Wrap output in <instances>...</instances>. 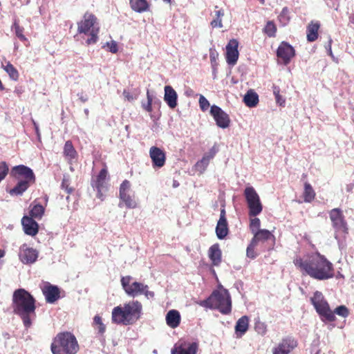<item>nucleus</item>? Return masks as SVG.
Masks as SVG:
<instances>
[{"label": "nucleus", "instance_id": "21", "mask_svg": "<svg viewBox=\"0 0 354 354\" xmlns=\"http://www.w3.org/2000/svg\"><path fill=\"white\" fill-rule=\"evenodd\" d=\"M21 223L26 234L33 236L38 233L39 225L31 217L24 216L21 219Z\"/></svg>", "mask_w": 354, "mask_h": 354}, {"label": "nucleus", "instance_id": "8", "mask_svg": "<svg viewBox=\"0 0 354 354\" xmlns=\"http://www.w3.org/2000/svg\"><path fill=\"white\" fill-rule=\"evenodd\" d=\"M131 276H125L121 278V285L127 295L130 297H136L138 295H144L147 298H153L154 292L149 290V286L140 282H131Z\"/></svg>", "mask_w": 354, "mask_h": 354}, {"label": "nucleus", "instance_id": "18", "mask_svg": "<svg viewBox=\"0 0 354 354\" xmlns=\"http://www.w3.org/2000/svg\"><path fill=\"white\" fill-rule=\"evenodd\" d=\"M149 156L153 168H161L165 165L166 154L160 148L151 147L149 149Z\"/></svg>", "mask_w": 354, "mask_h": 354}, {"label": "nucleus", "instance_id": "43", "mask_svg": "<svg viewBox=\"0 0 354 354\" xmlns=\"http://www.w3.org/2000/svg\"><path fill=\"white\" fill-rule=\"evenodd\" d=\"M334 315L337 314V315L342 317H347L349 315V310L348 308L344 305L337 306L333 311Z\"/></svg>", "mask_w": 354, "mask_h": 354}, {"label": "nucleus", "instance_id": "34", "mask_svg": "<svg viewBox=\"0 0 354 354\" xmlns=\"http://www.w3.org/2000/svg\"><path fill=\"white\" fill-rule=\"evenodd\" d=\"M216 151L214 148L211 149L207 154H205L201 160L197 162L196 167L202 170H205L210 160L216 155Z\"/></svg>", "mask_w": 354, "mask_h": 354}, {"label": "nucleus", "instance_id": "31", "mask_svg": "<svg viewBox=\"0 0 354 354\" xmlns=\"http://www.w3.org/2000/svg\"><path fill=\"white\" fill-rule=\"evenodd\" d=\"M63 153L66 159L68 161H71L77 156V153L71 140H67L65 142Z\"/></svg>", "mask_w": 354, "mask_h": 354}, {"label": "nucleus", "instance_id": "16", "mask_svg": "<svg viewBox=\"0 0 354 354\" xmlns=\"http://www.w3.org/2000/svg\"><path fill=\"white\" fill-rule=\"evenodd\" d=\"M210 113L213 116L218 127L225 129L229 127L230 120L229 115L224 112L219 106L212 105Z\"/></svg>", "mask_w": 354, "mask_h": 354}, {"label": "nucleus", "instance_id": "30", "mask_svg": "<svg viewBox=\"0 0 354 354\" xmlns=\"http://www.w3.org/2000/svg\"><path fill=\"white\" fill-rule=\"evenodd\" d=\"M30 216L32 218H36L38 220H40L45 211V208L43 205L39 203H36V201H35L32 203L30 205Z\"/></svg>", "mask_w": 354, "mask_h": 354}, {"label": "nucleus", "instance_id": "28", "mask_svg": "<svg viewBox=\"0 0 354 354\" xmlns=\"http://www.w3.org/2000/svg\"><path fill=\"white\" fill-rule=\"evenodd\" d=\"M167 324L172 328H175L178 327L180 323V315L178 310H171L166 315Z\"/></svg>", "mask_w": 354, "mask_h": 354}, {"label": "nucleus", "instance_id": "12", "mask_svg": "<svg viewBox=\"0 0 354 354\" xmlns=\"http://www.w3.org/2000/svg\"><path fill=\"white\" fill-rule=\"evenodd\" d=\"M131 183L128 180L122 181L120 186V199L125 204L127 208L134 209L137 207V203L134 196L130 194Z\"/></svg>", "mask_w": 354, "mask_h": 354}, {"label": "nucleus", "instance_id": "22", "mask_svg": "<svg viewBox=\"0 0 354 354\" xmlns=\"http://www.w3.org/2000/svg\"><path fill=\"white\" fill-rule=\"evenodd\" d=\"M108 171L106 167L102 169L96 176V178L93 180L92 186L97 191V196L101 198L102 196V189L104 187L105 181L107 177Z\"/></svg>", "mask_w": 354, "mask_h": 354}, {"label": "nucleus", "instance_id": "37", "mask_svg": "<svg viewBox=\"0 0 354 354\" xmlns=\"http://www.w3.org/2000/svg\"><path fill=\"white\" fill-rule=\"evenodd\" d=\"M12 30L15 32V35L21 41H27V38L24 35V27L19 25L18 20H15L12 28Z\"/></svg>", "mask_w": 354, "mask_h": 354}, {"label": "nucleus", "instance_id": "17", "mask_svg": "<svg viewBox=\"0 0 354 354\" xmlns=\"http://www.w3.org/2000/svg\"><path fill=\"white\" fill-rule=\"evenodd\" d=\"M19 258L23 263L31 264L37 259L38 252L32 248H29L26 244H23L19 249Z\"/></svg>", "mask_w": 354, "mask_h": 354}, {"label": "nucleus", "instance_id": "40", "mask_svg": "<svg viewBox=\"0 0 354 354\" xmlns=\"http://www.w3.org/2000/svg\"><path fill=\"white\" fill-rule=\"evenodd\" d=\"M93 324L97 326L98 333L103 335L106 331V326L103 324L102 317L100 315H95L93 318Z\"/></svg>", "mask_w": 354, "mask_h": 354}, {"label": "nucleus", "instance_id": "6", "mask_svg": "<svg viewBox=\"0 0 354 354\" xmlns=\"http://www.w3.org/2000/svg\"><path fill=\"white\" fill-rule=\"evenodd\" d=\"M200 304L203 307L216 309L223 315H229L232 311L231 297L228 290L224 288L213 291L211 295Z\"/></svg>", "mask_w": 354, "mask_h": 354}, {"label": "nucleus", "instance_id": "36", "mask_svg": "<svg viewBox=\"0 0 354 354\" xmlns=\"http://www.w3.org/2000/svg\"><path fill=\"white\" fill-rule=\"evenodd\" d=\"M2 68L6 71L11 80L14 81L18 80L19 77V72L10 62H7L6 65L2 64Z\"/></svg>", "mask_w": 354, "mask_h": 354}, {"label": "nucleus", "instance_id": "44", "mask_svg": "<svg viewBox=\"0 0 354 354\" xmlns=\"http://www.w3.org/2000/svg\"><path fill=\"white\" fill-rule=\"evenodd\" d=\"M254 330L258 334L263 335L267 332V326L265 323L257 321L254 324Z\"/></svg>", "mask_w": 354, "mask_h": 354}, {"label": "nucleus", "instance_id": "15", "mask_svg": "<svg viewBox=\"0 0 354 354\" xmlns=\"http://www.w3.org/2000/svg\"><path fill=\"white\" fill-rule=\"evenodd\" d=\"M198 344L195 342L178 341L171 351V354H196Z\"/></svg>", "mask_w": 354, "mask_h": 354}, {"label": "nucleus", "instance_id": "49", "mask_svg": "<svg viewBox=\"0 0 354 354\" xmlns=\"http://www.w3.org/2000/svg\"><path fill=\"white\" fill-rule=\"evenodd\" d=\"M147 103H143L142 104V107L143 109L147 111V112H151L152 111V101H153V97L152 96L149 94V92L147 91Z\"/></svg>", "mask_w": 354, "mask_h": 354}, {"label": "nucleus", "instance_id": "56", "mask_svg": "<svg viewBox=\"0 0 354 354\" xmlns=\"http://www.w3.org/2000/svg\"><path fill=\"white\" fill-rule=\"evenodd\" d=\"M349 21L352 24H354V13H352L350 16H349Z\"/></svg>", "mask_w": 354, "mask_h": 354}, {"label": "nucleus", "instance_id": "60", "mask_svg": "<svg viewBox=\"0 0 354 354\" xmlns=\"http://www.w3.org/2000/svg\"><path fill=\"white\" fill-rule=\"evenodd\" d=\"M165 2L170 3L171 2V0H164Z\"/></svg>", "mask_w": 354, "mask_h": 354}, {"label": "nucleus", "instance_id": "46", "mask_svg": "<svg viewBox=\"0 0 354 354\" xmlns=\"http://www.w3.org/2000/svg\"><path fill=\"white\" fill-rule=\"evenodd\" d=\"M279 19L280 22L283 23L284 25L288 23L290 21V17L288 16V9L285 7L282 9L280 15H279Z\"/></svg>", "mask_w": 354, "mask_h": 354}, {"label": "nucleus", "instance_id": "25", "mask_svg": "<svg viewBox=\"0 0 354 354\" xmlns=\"http://www.w3.org/2000/svg\"><path fill=\"white\" fill-rule=\"evenodd\" d=\"M177 93L171 86L165 87L164 100L171 109H174L177 106Z\"/></svg>", "mask_w": 354, "mask_h": 354}, {"label": "nucleus", "instance_id": "53", "mask_svg": "<svg viewBox=\"0 0 354 354\" xmlns=\"http://www.w3.org/2000/svg\"><path fill=\"white\" fill-rule=\"evenodd\" d=\"M79 99L82 102H86L88 100V97L86 95H84L83 93L78 94Z\"/></svg>", "mask_w": 354, "mask_h": 354}, {"label": "nucleus", "instance_id": "24", "mask_svg": "<svg viewBox=\"0 0 354 354\" xmlns=\"http://www.w3.org/2000/svg\"><path fill=\"white\" fill-rule=\"evenodd\" d=\"M249 317L246 315L239 318L235 325V334L236 337H241L249 328Z\"/></svg>", "mask_w": 354, "mask_h": 354}, {"label": "nucleus", "instance_id": "5", "mask_svg": "<svg viewBox=\"0 0 354 354\" xmlns=\"http://www.w3.org/2000/svg\"><path fill=\"white\" fill-rule=\"evenodd\" d=\"M53 354H76L79 344L75 336L71 332L58 333L50 345Z\"/></svg>", "mask_w": 354, "mask_h": 354}, {"label": "nucleus", "instance_id": "61", "mask_svg": "<svg viewBox=\"0 0 354 354\" xmlns=\"http://www.w3.org/2000/svg\"><path fill=\"white\" fill-rule=\"evenodd\" d=\"M261 3H264V0H261Z\"/></svg>", "mask_w": 354, "mask_h": 354}, {"label": "nucleus", "instance_id": "27", "mask_svg": "<svg viewBox=\"0 0 354 354\" xmlns=\"http://www.w3.org/2000/svg\"><path fill=\"white\" fill-rule=\"evenodd\" d=\"M221 250L218 243L212 245L208 251V256L214 266H218L221 262Z\"/></svg>", "mask_w": 354, "mask_h": 354}, {"label": "nucleus", "instance_id": "42", "mask_svg": "<svg viewBox=\"0 0 354 354\" xmlns=\"http://www.w3.org/2000/svg\"><path fill=\"white\" fill-rule=\"evenodd\" d=\"M61 187L68 194H72L74 191V189L70 186V180L68 176H66L63 177Z\"/></svg>", "mask_w": 354, "mask_h": 354}, {"label": "nucleus", "instance_id": "26", "mask_svg": "<svg viewBox=\"0 0 354 354\" xmlns=\"http://www.w3.org/2000/svg\"><path fill=\"white\" fill-rule=\"evenodd\" d=\"M319 28L320 23L319 21H310L306 28V37L308 41L313 42L317 39Z\"/></svg>", "mask_w": 354, "mask_h": 354}, {"label": "nucleus", "instance_id": "23", "mask_svg": "<svg viewBox=\"0 0 354 354\" xmlns=\"http://www.w3.org/2000/svg\"><path fill=\"white\" fill-rule=\"evenodd\" d=\"M253 234L254 236L251 241L257 245L259 243H264L270 239H272L273 242L275 240L274 236L268 230H260L253 233Z\"/></svg>", "mask_w": 354, "mask_h": 354}, {"label": "nucleus", "instance_id": "39", "mask_svg": "<svg viewBox=\"0 0 354 354\" xmlns=\"http://www.w3.org/2000/svg\"><path fill=\"white\" fill-rule=\"evenodd\" d=\"M263 32L269 37H274L277 32V26L272 21H268L266 23Z\"/></svg>", "mask_w": 354, "mask_h": 354}, {"label": "nucleus", "instance_id": "3", "mask_svg": "<svg viewBox=\"0 0 354 354\" xmlns=\"http://www.w3.org/2000/svg\"><path fill=\"white\" fill-rule=\"evenodd\" d=\"M142 310V305L137 300L115 306L111 313L112 323L124 326L133 325L141 317Z\"/></svg>", "mask_w": 354, "mask_h": 354}, {"label": "nucleus", "instance_id": "7", "mask_svg": "<svg viewBox=\"0 0 354 354\" xmlns=\"http://www.w3.org/2000/svg\"><path fill=\"white\" fill-rule=\"evenodd\" d=\"M97 20V17L93 14L86 12L83 19L77 24L78 32L89 36L86 41L88 45L95 44L98 40L100 28Z\"/></svg>", "mask_w": 354, "mask_h": 354}, {"label": "nucleus", "instance_id": "20", "mask_svg": "<svg viewBox=\"0 0 354 354\" xmlns=\"http://www.w3.org/2000/svg\"><path fill=\"white\" fill-rule=\"evenodd\" d=\"M239 58L238 41L231 39L226 46V60L229 64H235Z\"/></svg>", "mask_w": 354, "mask_h": 354}, {"label": "nucleus", "instance_id": "55", "mask_svg": "<svg viewBox=\"0 0 354 354\" xmlns=\"http://www.w3.org/2000/svg\"><path fill=\"white\" fill-rule=\"evenodd\" d=\"M210 60L213 66L216 65V58L214 55H210Z\"/></svg>", "mask_w": 354, "mask_h": 354}, {"label": "nucleus", "instance_id": "11", "mask_svg": "<svg viewBox=\"0 0 354 354\" xmlns=\"http://www.w3.org/2000/svg\"><path fill=\"white\" fill-rule=\"evenodd\" d=\"M328 214L332 226L335 230L338 232L348 234V225L342 210L337 207L332 209Z\"/></svg>", "mask_w": 354, "mask_h": 354}, {"label": "nucleus", "instance_id": "50", "mask_svg": "<svg viewBox=\"0 0 354 354\" xmlns=\"http://www.w3.org/2000/svg\"><path fill=\"white\" fill-rule=\"evenodd\" d=\"M199 105L203 111H207L210 106L209 101L202 95L199 97Z\"/></svg>", "mask_w": 354, "mask_h": 354}, {"label": "nucleus", "instance_id": "13", "mask_svg": "<svg viewBox=\"0 0 354 354\" xmlns=\"http://www.w3.org/2000/svg\"><path fill=\"white\" fill-rule=\"evenodd\" d=\"M298 342L293 337L288 336L272 348V354H290L297 346Z\"/></svg>", "mask_w": 354, "mask_h": 354}, {"label": "nucleus", "instance_id": "35", "mask_svg": "<svg viewBox=\"0 0 354 354\" xmlns=\"http://www.w3.org/2000/svg\"><path fill=\"white\" fill-rule=\"evenodd\" d=\"M244 102L248 106L254 107L259 102V96L255 92L250 91L244 97Z\"/></svg>", "mask_w": 354, "mask_h": 354}, {"label": "nucleus", "instance_id": "52", "mask_svg": "<svg viewBox=\"0 0 354 354\" xmlns=\"http://www.w3.org/2000/svg\"><path fill=\"white\" fill-rule=\"evenodd\" d=\"M123 95L129 102L134 100L133 96L129 92H128L127 91H123Z\"/></svg>", "mask_w": 354, "mask_h": 354}, {"label": "nucleus", "instance_id": "1", "mask_svg": "<svg viewBox=\"0 0 354 354\" xmlns=\"http://www.w3.org/2000/svg\"><path fill=\"white\" fill-rule=\"evenodd\" d=\"M293 263L303 274L308 275L317 280H327L335 276L333 264L319 252L308 255L305 259L297 257Z\"/></svg>", "mask_w": 354, "mask_h": 354}, {"label": "nucleus", "instance_id": "33", "mask_svg": "<svg viewBox=\"0 0 354 354\" xmlns=\"http://www.w3.org/2000/svg\"><path fill=\"white\" fill-rule=\"evenodd\" d=\"M316 194L313 187L308 182L304 185L303 198L305 203H311L314 201Z\"/></svg>", "mask_w": 354, "mask_h": 354}, {"label": "nucleus", "instance_id": "57", "mask_svg": "<svg viewBox=\"0 0 354 354\" xmlns=\"http://www.w3.org/2000/svg\"><path fill=\"white\" fill-rule=\"evenodd\" d=\"M33 124H34V126H35V131L37 133V135H39V127H38V126H37V124H36L35 122H33Z\"/></svg>", "mask_w": 354, "mask_h": 354}, {"label": "nucleus", "instance_id": "58", "mask_svg": "<svg viewBox=\"0 0 354 354\" xmlns=\"http://www.w3.org/2000/svg\"><path fill=\"white\" fill-rule=\"evenodd\" d=\"M329 53H330V55H332L331 40L330 41V44H329Z\"/></svg>", "mask_w": 354, "mask_h": 354}, {"label": "nucleus", "instance_id": "2", "mask_svg": "<svg viewBox=\"0 0 354 354\" xmlns=\"http://www.w3.org/2000/svg\"><path fill=\"white\" fill-rule=\"evenodd\" d=\"M35 299L27 290L17 289L12 295V307L13 313L19 316L26 328L30 326L31 316L35 314Z\"/></svg>", "mask_w": 354, "mask_h": 354}, {"label": "nucleus", "instance_id": "29", "mask_svg": "<svg viewBox=\"0 0 354 354\" xmlns=\"http://www.w3.org/2000/svg\"><path fill=\"white\" fill-rule=\"evenodd\" d=\"M131 8L136 12L142 13L149 10V4L147 0H129Z\"/></svg>", "mask_w": 354, "mask_h": 354}, {"label": "nucleus", "instance_id": "48", "mask_svg": "<svg viewBox=\"0 0 354 354\" xmlns=\"http://www.w3.org/2000/svg\"><path fill=\"white\" fill-rule=\"evenodd\" d=\"M261 221L258 218H254L250 220V229L252 233L260 230Z\"/></svg>", "mask_w": 354, "mask_h": 354}, {"label": "nucleus", "instance_id": "47", "mask_svg": "<svg viewBox=\"0 0 354 354\" xmlns=\"http://www.w3.org/2000/svg\"><path fill=\"white\" fill-rule=\"evenodd\" d=\"M9 171L8 165L5 161L0 162V183L7 176Z\"/></svg>", "mask_w": 354, "mask_h": 354}, {"label": "nucleus", "instance_id": "9", "mask_svg": "<svg viewBox=\"0 0 354 354\" xmlns=\"http://www.w3.org/2000/svg\"><path fill=\"white\" fill-rule=\"evenodd\" d=\"M310 301L322 321L330 322L335 321V315H334V313H333L328 301L324 299L321 292L315 291L313 296L310 298Z\"/></svg>", "mask_w": 354, "mask_h": 354}, {"label": "nucleus", "instance_id": "32", "mask_svg": "<svg viewBox=\"0 0 354 354\" xmlns=\"http://www.w3.org/2000/svg\"><path fill=\"white\" fill-rule=\"evenodd\" d=\"M229 232L227 221H218L216 227V234L219 239H223Z\"/></svg>", "mask_w": 354, "mask_h": 354}, {"label": "nucleus", "instance_id": "10", "mask_svg": "<svg viewBox=\"0 0 354 354\" xmlns=\"http://www.w3.org/2000/svg\"><path fill=\"white\" fill-rule=\"evenodd\" d=\"M244 196L249 209L250 217L259 215L263 210L260 197L253 187H247L244 190Z\"/></svg>", "mask_w": 354, "mask_h": 354}, {"label": "nucleus", "instance_id": "14", "mask_svg": "<svg viewBox=\"0 0 354 354\" xmlns=\"http://www.w3.org/2000/svg\"><path fill=\"white\" fill-rule=\"evenodd\" d=\"M277 56L283 64L288 65L295 56V50L288 42L282 41L277 50Z\"/></svg>", "mask_w": 354, "mask_h": 354}, {"label": "nucleus", "instance_id": "54", "mask_svg": "<svg viewBox=\"0 0 354 354\" xmlns=\"http://www.w3.org/2000/svg\"><path fill=\"white\" fill-rule=\"evenodd\" d=\"M221 220L227 221V218L225 217V211L224 209H221V211L220 218H219L218 221H221Z\"/></svg>", "mask_w": 354, "mask_h": 354}, {"label": "nucleus", "instance_id": "41", "mask_svg": "<svg viewBox=\"0 0 354 354\" xmlns=\"http://www.w3.org/2000/svg\"><path fill=\"white\" fill-rule=\"evenodd\" d=\"M272 89H273V93H274V95L275 97V100H276L277 104H278L279 106H283L285 105L286 100L282 97V95H280V88H279V87L277 86L274 85L272 86Z\"/></svg>", "mask_w": 354, "mask_h": 354}, {"label": "nucleus", "instance_id": "38", "mask_svg": "<svg viewBox=\"0 0 354 354\" xmlns=\"http://www.w3.org/2000/svg\"><path fill=\"white\" fill-rule=\"evenodd\" d=\"M215 15L214 19L211 21V26L212 28H222V17L224 15L223 10H215Z\"/></svg>", "mask_w": 354, "mask_h": 354}, {"label": "nucleus", "instance_id": "4", "mask_svg": "<svg viewBox=\"0 0 354 354\" xmlns=\"http://www.w3.org/2000/svg\"><path fill=\"white\" fill-rule=\"evenodd\" d=\"M10 176L18 180L13 188L7 191L12 196H21L36 181L32 170L23 165L13 167Z\"/></svg>", "mask_w": 354, "mask_h": 354}, {"label": "nucleus", "instance_id": "45", "mask_svg": "<svg viewBox=\"0 0 354 354\" xmlns=\"http://www.w3.org/2000/svg\"><path fill=\"white\" fill-rule=\"evenodd\" d=\"M257 245L251 241L246 250V255L248 258L255 259L257 254L255 252L254 249Z\"/></svg>", "mask_w": 354, "mask_h": 354}, {"label": "nucleus", "instance_id": "59", "mask_svg": "<svg viewBox=\"0 0 354 354\" xmlns=\"http://www.w3.org/2000/svg\"><path fill=\"white\" fill-rule=\"evenodd\" d=\"M84 112H85L86 115H88L89 111L88 109H85Z\"/></svg>", "mask_w": 354, "mask_h": 354}, {"label": "nucleus", "instance_id": "19", "mask_svg": "<svg viewBox=\"0 0 354 354\" xmlns=\"http://www.w3.org/2000/svg\"><path fill=\"white\" fill-rule=\"evenodd\" d=\"M43 295L46 301L49 304H54L60 297V290L57 286L47 283L42 288Z\"/></svg>", "mask_w": 354, "mask_h": 354}, {"label": "nucleus", "instance_id": "51", "mask_svg": "<svg viewBox=\"0 0 354 354\" xmlns=\"http://www.w3.org/2000/svg\"><path fill=\"white\" fill-rule=\"evenodd\" d=\"M106 46L109 48V50L112 53H116L118 50V44L115 41H111V42H107L106 44Z\"/></svg>", "mask_w": 354, "mask_h": 354}]
</instances>
